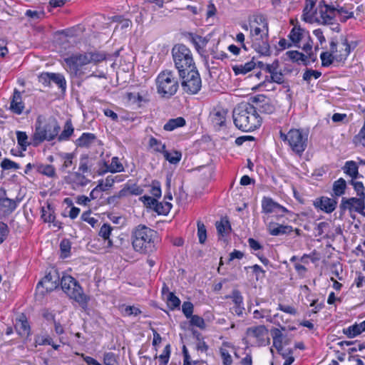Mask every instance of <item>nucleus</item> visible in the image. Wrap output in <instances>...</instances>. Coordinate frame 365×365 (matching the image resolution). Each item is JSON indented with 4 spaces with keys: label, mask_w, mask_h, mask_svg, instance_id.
Returning a JSON list of instances; mask_svg holds the SVG:
<instances>
[{
    "label": "nucleus",
    "mask_w": 365,
    "mask_h": 365,
    "mask_svg": "<svg viewBox=\"0 0 365 365\" xmlns=\"http://www.w3.org/2000/svg\"><path fill=\"white\" fill-rule=\"evenodd\" d=\"M251 46L262 56H269V26L267 18L262 14L254 15L249 20Z\"/></svg>",
    "instance_id": "obj_1"
},
{
    "label": "nucleus",
    "mask_w": 365,
    "mask_h": 365,
    "mask_svg": "<svg viewBox=\"0 0 365 365\" xmlns=\"http://www.w3.org/2000/svg\"><path fill=\"white\" fill-rule=\"evenodd\" d=\"M131 239L134 250L145 255L156 251L160 241L158 232L144 225H139L133 230Z\"/></svg>",
    "instance_id": "obj_2"
},
{
    "label": "nucleus",
    "mask_w": 365,
    "mask_h": 365,
    "mask_svg": "<svg viewBox=\"0 0 365 365\" xmlns=\"http://www.w3.org/2000/svg\"><path fill=\"white\" fill-rule=\"evenodd\" d=\"M234 124L243 132H251L261 126L262 119L249 102L238 105L232 113Z\"/></svg>",
    "instance_id": "obj_3"
},
{
    "label": "nucleus",
    "mask_w": 365,
    "mask_h": 365,
    "mask_svg": "<svg viewBox=\"0 0 365 365\" xmlns=\"http://www.w3.org/2000/svg\"><path fill=\"white\" fill-rule=\"evenodd\" d=\"M60 286L63 292L70 299L78 302L83 309L88 307L90 297L84 293L82 287L74 277L63 274L61 276Z\"/></svg>",
    "instance_id": "obj_4"
},
{
    "label": "nucleus",
    "mask_w": 365,
    "mask_h": 365,
    "mask_svg": "<svg viewBox=\"0 0 365 365\" xmlns=\"http://www.w3.org/2000/svg\"><path fill=\"white\" fill-rule=\"evenodd\" d=\"M172 56L180 78H185L188 71L196 68L192 52L186 46L175 45L172 49Z\"/></svg>",
    "instance_id": "obj_5"
},
{
    "label": "nucleus",
    "mask_w": 365,
    "mask_h": 365,
    "mask_svg": "<svg viewBox=\"0 0 365 365\" xmlns=\"http://www.w3.org/2000/svg\"><path fill=\"white\" fill-rule=\"evenodd\" d=\"M60 129V125L55 119L49 120L44 124L37 120L34 133L31 136L32 145L37 147L43 141L54 140L57 137Z\"/></svg>",
    "instance_id": "obj_6"
},
{
    "label": "nucleus",
    "mask_w": 365,
    "mask_h": 365,
    "mask_svg": "<svg viewBox=\"0 0 365 365\" xmlns=\"http://www.w3.org/2000/svg\"><path fill=\"white\" fill-rule=\"evenodd\" d=\"M157 92L163 98H169L174 96L179 88V80L174 71L165 70L156 78Z\"/></svg>",
    "instance_id": "obj_7"
},
{
    "label": "nucleus",
    "mask_w": 365,
    "mask_h": 365,
    "mask_svg": "<svg viewBox=\"0 0 365 365\" xmlns=\"http://www.w3.org/2000/svg\"><path fill=\"white\" fill-rule=\"evenodd\" d=\"M279 137L297 155L301 156L307 147L308 132L302 129H291L287 133L280 131Z\"/></svg>",
    "instance_id": "obj_8"
},
{
    "label": "nucleus",
    "mask_w": 365,
    "mask_h": 365,
    "mask_svg": "<svg viewBox=\"0 0 365 365\" xmlns=\"http://www.w3.org/2000/svg\"><path fill=\"white\" fill-rule=\"evenodd\" d=\"M181 86L184 92L188 94L197 93L202 87V81L197 68H192L186 73L185 78H181Z\"/></svg>",
    "instance_id": "obj_9"
},
{
    "label": "nucleus",
    "mask_w": 365,
    "mask_h": 365,
    "mask_svg": "<svg viewBox=\"0 0 365 365\" xmlns=\"http://www.w3.org/2000/svg\"><path fill=\"white\" fill-rule=\"evenodd\" d=\"M101 160L96 157H92L88 154H82L79 158L78 170L86 176L91 175L93 178L98 175L99 166L98 161Z\"/></svg>",
    "instance_id": "obj_10"
},
{
    "label": "nucleus",
    "mask_w": 365,
    "mask_h": 365,
    "mask_svg": "<svg viewBox=\"0 0 365 365\" xmlns=\"http://www.w3.org/2000/svg\"><path fill=\"white\" fill-rule=\"evenodd\" d=\"M248 102L257 113L272 114L275 111V106L272 101L265 95L258 94L251 96Z\"/></svg>",
    "instance_id": "obj_11"
},
{
    "label": "nucleus",
    "mask_w": 365,
    "mask_h": 365,
    "mask_svg": "<svg viewBox=\"0 0 365 365\" xmlns=\"http://www.w3.org/2000/svg\"><path fill=\"white\" fill-rule=\"evenodd\" d=\"M268 333L269 331L264 325L250 327L246 330V334L248 337L255 339L257 346H265L269 344L270 339Z\"/></svg>",
    "instance_id": "obj_12"
},
{
    "label": "nucleus",
    "mask_w": 365,
    "mask_h": 365,
    "mask_svg": "<svg viewBox=\"0 0 365 365\" xmlns=\"http://www.w3.org/2000/svg\"><path fill=\"white\" fill-rule=\"evenodd\" d=\"M339 209L341 214L349 210L350 213L355 212L365 216V202L357 197H342Z\"/></svg>",
    "instance_id": "obj_13"
},
{
    "label": "nucleus",
    "mask_w": 365,
    "mask_h": 365,
    "mask_svg": "<svg viewBox=\"0 0 365 365\" xmlns=\"http://www.w3.org/2000/svg\"><path fill=\"white\" fill-rule=\"evenodd\" d=\"M76 167H73V171H68V175L63 178L65 182L71 186L73 190L86 186L91 182L87 176L79 171H74Z\"/></svg>",
    "instance_id": "obj_14"
},
{
    "label": "nucleus",
    "mask_w": 365,
    "mask_h": 365,
    "mask_svg": "<svg viewBox=\"0 0 365 365\" xmlns=\"http://www.w3.org/2000/svg\"><path fill=\"white\" fill-rule=\"evenodd\" d=\"M318 9L320 18L316 21L324 25L332 24L336 18L335 6L329 5L324 0H322L319 3Z\"/></svg>",
    "instance_id": "obj_15"
},
{
    "label": "nucleus",
    "mask_w": 365,
    "mask_h": 365,
    "mask_svg": "<svg viewBox=\"0 0 365 365\" xmlns=\"http://www.w3.org/2000/svg\"><path fill=\"white\" fill-rule=\"evenodd\" d=\"M61 277L56 269L50 270L45 277L38 282L37 288L44 287L47 292H51L60 286Z\"/></svg>",
    "instance_id": "obj_16"
},
{
    "label": "nucleus",
    "mask_w": 365,
    "mask_h": 365,
    "mask_svg": "<svg viewBox=\"0 0 365 365\" xmlns=\"http://www.w3.org/2000/svg\"><path fill=\"white\" fill-rule=\"evenodd\" d=\"M262 210L266 214L274 213L277 218L282 217L284 213H288L289 211L284 206L275 202L269 197H264L262 200Z\"/></svg>",
    "instance_id": "obj_17"
},
{
    "label": "nucleus",
    "mask_w": 365,
    "mask_h": 365,
    "mask_svg": "<svg viewBox=\"0 0 365 365\" xmlns=\"http://www.w3.org/2000/svg\"><path fill=\"white\" fill-rule=\"evenodd\" d=\"M97 163L99 166L98 175H103L107 173H115L124 171V167L118 157H113L110 165L103 159L99 160Z\"/></svg>",
    "instance_id": "obj_18"
},
{
    "label": "nucleus",
    "mask_w": 365,
    "mask_h": 365,
    "mask_svg": "<svg viewBox=\"0 0 365 365\" xmlns=\"http://www.w3.org/2000/svg\"><path fill=\"white\" fill-rule=\"evenodd\" d=\"M313 205L317 209H319L326 213H331L336 207L337 201L335 199L322 196L316 198Z\"/></svg>",
    "instance_id": "obj_19"
},
{
    "label": "nucleus",
    "mask_w": 365,
    "mask_h": 365,
    "mask_svg": "<svg viewBox=\"0 0 365 365\" xmlns=\"http://www.w3.org/2000/svg\"><path fill=\"white\" fill-rule=\"evenodd\" d=\"M317 0H305V5L302 11V19L309 24L317 20L316 17L317 8H316Z\"/></svg>",
    "instance_id": "obj_20"
},
{
    "label": "nucleus",
    "mask_w": 365,
    "mask_h": 365,
    "mask_svg": "<svg viewBox=\"0 0 365 365\" xmlns=\"http://www.w3.org/2000/svg\"><path fill=\"white\" fill-rule=\"evenodd\" d=\"M24 108L25 106L22 101L21 92L17 89H14L10 101V110L14 114L21 115L23 113Z\"/></svg>",
    "instance_id": "obj_21"
},
{
    "label": "nucleus",
    "mask_w": 365,
    "mask_h": 365,
    "mask_svg": "<svg viewBox=\"0 0 365 365\" xmlns=\"http://www.w3.org/2000/svg\"><path fill=\"white\" fill-rule=\"evenodd\" d=\"M1 192V199L0 201V207L6 210L9 212H13L17 207L18 204L21 202V198L16 197L15 200L10 199L6 197V190L4 187L0 189Z\"/></svg>",
    "instance_id": "obj_22"
},
{
    "label": "nucleus",
    "mask_w": 365,
    "mask_h": 365,
    "mask_svg": "<svg viewBox=\"0 0 365 365\" xmlns=\"http://www.w3.org/2000/svg\"><path fill=\"white\" fill-rule=\"evenodd\" d=\"M267 230L269 235L272 236L289 235L294 231L293 227L290 225H284L276 222H269Z\"/></svg>",
    "instance_id": "obj_23"
},
{
    "label": "nucleus",
    "mask_w": 365,
    "mask_h": 365,
    "mask_svg": "<svg viewBox=\"0 0 365 365\" xmlns=\"http://www.w3.org/2000/svg\"><path fill=\"white\" fill-rule=\"evenodd\" d=\"M79 61L80 65L86 66L90 63L88 53H73L68 57L64 58L63 61L66 66H71L73 68L76 67V61Z\"/></svg>",
    "instance_id": "obj_24"
},
{
    "label": "nucleus",
    "mask_w": 365,
    "mask_h": 365,
    "mask_svg": "<svg viewBox=\"0 0 365 365\" xmlns=\"http://www.w3.org/2000/svg\"><path fill=\"white\" fill-rule=\"evenodd\" d=\"M15 329L19 335H26L27 336L31 335V327L24 314H21L16 319Z\"/></svg>",
    "instance_id": "obj_25"
},
{
    "label": "nucleus",
    "mask_w": 365,
    "mask_h": 365,
    "mask_svg": "<svg viewBox=\"0 0 365 365\" xmlns=\"http://www.w3.org/2000/svg\"><path fill=\"white\" fill-rule=\"evenodd\" d=\"M96 139L97 137L94 133H83L78 139H76L75 143L78 147L89 148Z\"/></svg>",
    "instance_id": "obj_26"
},
{
    "label": "nucleus",
    "mask_w": 365,
    "mask_h": 365,
    "mask_svg": "<svg viewBox=\"0 0 365 365\" xmlns=\"http://www.w3.org/2000/svg\"><path fill=\"white\" fill-rule=\"evenodd\" d=\"M227 112L223 110H214L210 113V118L215 126H223L225 123Z\"/></svg>",
    "instance_id": "obj_27"
},
{
    "label": "nucleus",
    "mask_w": 365,
    "mask_h": 365,
    "mask_svg": "<svg viewBox=\"0 0 365 365\" xmlns=\"http://www.w3.org/2000/svg\"><path fill=\"white\" fill-rule=\"evenodd\" d=\"M74 128L73 126L72 122L71 120H68L66 121L63 129L62 132L57 135V139L58 142L67 141L70 139L71 136L73 134Z\"/></svg>",
    "instance_id": "obj_28"
},
{
    "label": "nucleus",
    "mask_w": 365,
    "mask_h": 365,
    "mask_svg": "<svg viewBox=\"0 0 365 365\" xmlns=\"http://www.w3.org/2000/svg\"><path fill=\"white\" fill-rule=\"evenodd\" d=\"M342 169L344 173L350 176L353 180L356 179L359 175V167L355 161H346Z\"/></svg>",
    "instance_id": "obj_29"
},
{
    "label": "nucleus",
    "mask_w": 365,
    "mask_h": 365,
    "mask_svg": "<svg viewBox=\"0 0 365 365\" xmlns=\"http://www.w3.org/2000/svg\"><path fill=\"white\" fill-rule=\"evenodd\" d=\"M41 217L44 222H51L56 219L54 208L49 202L46 203V206L41 207Z\"/></svg>",
    "instance_id": "obj_30"
},
{
    "label": "nucleus",
    "mask_w": 365,
    "mask_h": 365,
    "mask_svg": "<svg viewBox=\"0 0 365 365\" xmlns=\"http://www.w3.org/2000/svg\"><path fill=\"white\" fill-rule=\"evenodd\" d=\"M185 124L186 121L182 117L171 118L164 125L163 129L166 131H173L178 128L183 127Z\"/></svg>",
    "instance_id": "obj_31"
},
{
    "label": "nucleus",
    "mask_w": 365,
    "mask_h": 365,
    "mask_svg": "<svg viewBox=\"0 0 365 365\" xmlns=\"http://www.w3.org/2000/svg\"><path fill=\"white\" fill-rule=\"evenodd\" d=\"M36 171L46 177L53 178L56 177V168L52 165L37 164L36 165Z\"/></svg>",
    "instance_id": "obj_32"
},
{
    "label": "nucleus",
    "mask_w": 365,
    "mask_h": 365,
    "mask_svg": "<svg viewBox=\"0 0 365 365\" xmlns=\"http://www.w3.org/2000/svg\"><path fill=\"white\" fill-rule=\"evenodd\" d=\"M286 55L292 62L302 61L304 66L309 64L307 56L298 51H289L286 53Z\"/></svg>",
    "instance_id": "obj_33"
},
{
    "label": "nucleus",
    "mask_w": 365,
    "mask_h": 365,
    "mask_svg": "<svg viewBox=\"0 0 365 365\" xmlns=\"http://www.w3.org/2000/svg\"><path fill=\"white\" fill-rule=\"evenodd\" d=\"M337 0L335 4V8H336V14H338L341 15L340 17V21L342 23L346 22L348 19L354 18V12L349 11L346 8V6H341L338 4Z\"/></svg>",
    "instance_id": "obj_34"
},
{
    "label": "nucleus",
    "mask_w": 365,
    "mask_h": 365,
    "mask_svg": "<svg viewBox=\"0 0 365 365\" xmlns=\"http://www.w3.org/2000/svg\"><path fill=\"white\" fill-rule=\"evenodd\" d=\"M256 66V63L253 61H249L245 64L235 65L232 66V70L235 75L246 74L251 71Z\"/></svg>",
    "instance_id": "obj_35"
},
{
    "label": "nucleus",
    "mask_w": 365,
    "mask_h": 365,
    "mask_svg": "<svg viewBox=\"0 0 365 365\" xmlns=\"http://www.w3.org/2000/svg\"><path fill=\"white\" fill-rule=\"evenodd\" d=\"M75 156L73 153H62L60 154V157L63 160V164L60 168L62 172H64L67 168H71L73 165Z\"/></svg>",
    "instance_id": "obj_36"
},
{
    "label": "nucleus",
    "mask_w": 365,
    "mask_h": 365,
    "mask_svg": "<svg viewBox=\"0 0 365 365\" xmlns=\"http://www.w3.org/2000/svg\"><path fill=\"white\" fill-rule=\"evenodd\" d=\"M346 188V180L341 178L338 179L337 180L334 181L333 184V193L334 195L336 197H339L343 195L345 193V190Z\"/></svg>",
    "instance_id": "obj_37"
},
{
    "label": "nucleus",
    "mask_w": 365,
    "mask_h": 365,
    "mask_svg": "<svg viewBox=\"0 0 365 365\" xmlns=\"http://www.w3.org/2000/svg\"><path fill=\"white\" fill-rule=\"evenodd\" d=\"M342 45L344 48L335 54V60L339 62L345 61L351 52V47L346 38L343 40Z\"/></svg>",
    "instance_id": "obj_38"
},
{
    "label": "nucleus",
    "mask_w": 365,
    "mask_h": 365,
    "mask_svg": "<svg viewBox=\"0 0 365 365\" xmlns=\"http://www.w3.org/2000/svg\"><path fill=\"white\" fill-rule=\"evenodd\" d=\"M51 82L54 83L61 92L65 93L66 91V81L64 76L59 73H53Z\"/></svg>",
    "instance_id": "obj_39"
},
{
    "label": "nucleus",
    "mask_w": 365,
    "mask_h": 365,
    "mask_svg": "<svg viewBox=\"0 0 365 365\" xmlns=\"http://www.w3.org/2000/svg\"><path fill=\"white\" fill-rule=\"evenodd\" d=\"M349 183L353 186L354 190L356 193L357 198L361 199L365 202V187L362 182L356 181L351 179Z\"/></svg>",
    "instance_id": "obj_40"
},
{
    "label": "nucleus",
    "mask_w": 365,
    "mask_h": 365,
    "mask_svg": "<svg viewBox=\"0 0 365 365\" xmlns=\"http://www.w3.org/2000/svg\"><path fill=\"white\" fill-rule=\"evenodd\" d=\"M163 154L165 160L171 164H178L182 158V153L178 150H173L170 153L165 150Z\"/></svg>",
    "instance_id": "obj_41"
},
{
    "label": "nucleus",
    "mask_w": 365,
    "mask_h": 365,
    "mask_svg": "<svg viewBox=\"0 0 365 365\" xmlns=\"http://www.w3.org/2000/svg\"><path fill=\"white\" fill-rule=\"evenodd\" d=\"M89 56L90 63H93L94 64H98L103 61L110 59V57H108L107 53L103 52H88Z\"/></svg>",
    "instance_id": "obj_42"
},
{
    "label": "nucleus",
    "mask_w": 365,
    "mask_h": 365,
    "mask_svg": "<svg viewBox=\"0 0 365 365\" xmlns=\"http://www.w3.org/2000/svg\"><path fill=\"white\" fill-rule=\"evenodd\" d=\"M16 138L18 144L23 151L26 150L28 146L32 145L31 140L30 142L28 141V135L26 132L16 131Z\"/></svg>",
    "instance_id": "obj_43"
},
{
    "label": "nucleus",
    "mask_w": 365,
    "mask_h": 365,
    "mask_svg": "<svg viewBox=\"0 0 365 365\" xmlns=\"http://www.w3.org/2000/svg\"><path fill=\"white\" fill-rule=\"evenodd\" d=\"M148 145L155 152L160 153H163L166 148L164 143L153 136L149 138Z\"/></svg>",
    "instance_id": "obj_44"
},
{
    "label": "nucleus",
    "mask_w": 365,
    "mask_h": 365,
    "mask_svg": "<svg viewBox=\"0 0 365 365\" xmlns=\"http://www.w3.org/2000/svg\"><path fill=\"white\" fill-rule=\"evenodd\" d=\"M216 229L217 231V233L224 237L225 235L230 233L231 230V225L230 224V222L228 220L225 221H220L216 222Z\"/></svg>",
    "instance_id": "obj_45"
},
{
    "label": "nucleus",
    "mask_w": 365,
    "mask_h": 365,
    "mask_svg": "<svg viewBox=\"0 0 365 365\" xmlns=\"http://www.w3.org/2000/svg\"><path fill=\"white\" fill-rule=\"evenodd\" d=\"M172 208V204L170 202H159L157 201L155 205L153 210L159 215H167L170 209Z\"/></svg>",
    "instance_id": "obj_46"
},
{
    "label": "nucleus",
    "mask_w": 365,
    "mask_h": 365,
    "mask_svg": "<svg viewBox=\"0 0 365 365\" xmlns=\"http://www.w3.org/2000/svg\"><path fill=\"white\" fill-rule=\"evenodd\" d=\"M189 321V324L190 326L196 327L202 330L205 329L206 324L205 322V320L202 317L193 314L192 317H190Z\"/></svg>",
    "instance_id": "obj_47"
},
{
    "label": "nucleus",
    "mask_w": 365,
    "mask_h": 365,
    "mask_svg": "<svg viewBox=\"0 0 365 365\" xmlns=\"http://www.w3.org/2000/svg\"><path fill=\"white\" fill-rule=\"evenodd\" d=\"M304 30L299 26H294L289 34V38L294 43H297L302 38Z\"/></svg>",
    "instance_id": "obj_48"
},
{
    "label": "nucleus",
    "mask_w": 365,
    "mask_h": 365,
    "mask_svg": "<svg viewBox=\"0 0 365 365\" xmlns=\"http://www.w3.org/2000/svg\"><path fill=\"white\" fill-rule=\"evenodd\" d=\"M71 243L69 240L63 239L60 243V250L62 258H67L71 255Z\"/></svg>",
    "instance_id": "obj_49"
},
{
    "label": "nucleus",
    "mask_w": 365,
    "mask_h": 365,
    "mask_svg": "<svg viewBox=\"0 0 365 365\" xmlns=\"http://www.w3.org/2000/svg\"><path fill=\"white\" fill-rule=\"evenodd\" d=\"M166 300L168 306L170 309L174 310L175 309L180 307L181 302L173 292L168 294V296L166 297Z\"/></svg>",
    "instance_id": "obj_50"
},
{
    "label": "nucleus",
    "mask_w": 365,
    "mask_h": 365,
    "mask_svg": "<svg viewBox=\"0 0 365 365\" xmlns=\"http://www.w3.org/2000/svg\"><path fill=\"white\" fill-rule=\"evenodd\" d=\"M320 58L322 60V66L329 67L335 59V55H332V53L329 52H322L320 55Z\"/></svg>",
    "instance_id": "obj_51"
},
{
    "label": "nucleus",
    "mask_w": 365,
    "mask_h": 365,
    "mask_svg": "<svg viewBox=\"0 0 365 365\" xmlns=\"http://www.w3.org/2000/svg\"><path fill=\"white\" fill-rule=\"evenodd\" d=\"M197 236L199 242L204 244L207 240V231L205 225L200 221L197 222Z\"/></svg>",
    "instance_id": "obj_52"
},
{
    "label": "nucleus",
    "mask_w": 365,
    "mask_h": 365,
    "mask_svg": "<svg viewBox=\"0 0 365 365\" xmlns=\"http://www.w3.org/2000/svg\"><path fill=\"white\" fill-rule=\"evenodd\" d=\"M194 306L192 302L187 301L184 302L182 305V312L187 319H189L193 314Z\"/></svg>",
    "instance_id": "obj_53"
},
{
    "label": "nucleus",
    "mask_w": 365,
    "mask_h": 365,
    "mask_svg": "<svg viewBox=\"0 0 365 365\" xmlns=\"http://www.w3.org/2000/svg\"><path fill=\"white\" fill-rule=\"evenodd\" d=\"M1 167L3 170H18L20 165L8 158H4L1 163Z\"/></svg>",
    "instance_id": "obj_54"
},
{
    "label": "nucleus",
    "mask_w": 365,
    "mask_h": 365,
    "mask_svg": "<svg viewBox=\"0 0 365 365\" xmlns=\"http://www.w3.org/2000/svg\"><path fill=\"white\" fill-rule=\"evenodd\" d=\"M322 76V73L317 70L307 69L303 73V80L309 82L312 77L315 79L319 78Z\"/></svg>",
    "instance_id": "obj_55"
},
{
    "label": "nucleus",
    "mask_w": 365,
    "mask_h": 365,
    "mask_svg": "<svg viewBox=\"0 0 365 365\" xmlns=\"http://www.w3.org/2000/svg\"><path fill=\"white\" fill-rule=\"evenodd\" d=\"M343 333L349 338H354L360 334V331L356 324L343 329Z\"/></svg>",
    "instance_id": "obj_56"
},
{
    "label": "nucleus",
    "mask_w": 365,
    "mask_h": 365,
    "mask_svg": "<svg viewBox=\"0 0 365 365\" xmlns=\"http://www.w3.org/2000/svg\"><path fill=\"white\" fill-rule=\"evenodd\" d=\"M53 73L43 72L38 76V81L41 83L44 86L49 87L51 83Z\"/></svg>",
    "instance_id": "obj_57"
},
{
    "label": "nucleus",
    "mask_w": 365,
    "mask_h": 365,
    "mask_svg": "<svg viewBox=\"0 0 365 365\" xmlns=\"http://www.w3.org/2000/svg\"><path fill=\"white\" fill-rule=\"evenodd\" d=\"M220 354L222 360L223 365H231L232 364V356L227 349L220 348Z\"/></svg>",
    "instance_id": "obj_58"
},
{
    "label": "nucleus",
    "mask_w": 365,
    "mask_h": 365,
    "mask_svg": "<svg viewBox=\"0 0 365 365\" xmlns=\"http://www.w3.org/2000/svg\"><path fill=\"white\" fill-rule=\"evenodd\" d=\"M52 338L48 335L46 336H41L39 335H37L35 336L36 346L38 345L43 346L52 344Z\"/></svg>",
    "instance_id": "obj_59"
},
{
    "label": "nucleus",
    "mask_w": 365,
    "mask_h": 365,
    "mask_svg": "<svg viewBox=\"0 0 365 365\" xmlns=\"http://www.w3.org/2000/svg\"><path fill=\"white\" fill-rule=\"evenodd\" d=\"M9 233V229L5 222H0V245L2 244Z\"/></svg>",
    "instance_id": "obj_60"
},
{
    "label": "nucleus",
    "mask_w": 365,
    "mask_h": 365,
    "mask_svg": "<svg viewBox=\"0 0 365 365\" xmlns=\"http://www.w3.org/2000/svg\"><path fill=\"white\" fill-rule=\"evenodd\" d=\"M112 231V227L109 224L105 223L102 225L99 231V235L104 240L109 238Z\"/></svg>",
    "instance_id": "obj_61"
},
{
    "label": "nucleus",
    "mask_w": 365,
    "mask_h": 365,
    "mask_svg": "<svg viewBox=\"0 0 365 365\" xmlns=\"http://www.w3.org/2000/svg\"><path fill=\"white\" fill-rule=\"evenodd\" d=\"M230 297L232 298V302L235 303V305H243V297L239 290H233Z\"/></svg>",
    "instance_id": "obj_62"
},
{
    "label": "nucleus",
    "mask_w": 365,
    "mask_h": 365,
    "mask_svg": "<svg viewBox=\"0 0 365 365\" xmlns=\"http://www.w3.org/2000/svg\"><path fill=\"white\" fill-rule=\"evenodd\" d=\"M281 355L285 359L283 365H291L294 361V357L292 356L293 350L292 349H287L285 353H282Z\"/></svg>",
    "instance_id": "obj_63"
},
{
    "label": "nucleus",
    "mask_w": 365,
    "mask_h": 365,
    "mask_svg": "<svg viewBox=\"0 0 365 365\" xmlns=\"http://www.w3.org/2000/svg\"><path fill=\"white\" fill-rule=\"evenodd\" d=\"M103 363L105 365H115L116 363L115 354L113 352H106L103 354Z\"/></svg>",
    "instance_id": "obj_64"
}]
</instances>
